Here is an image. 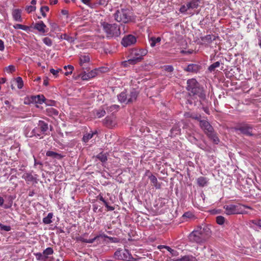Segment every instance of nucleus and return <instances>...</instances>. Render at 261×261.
I'll list each match as a JSON object with an SVG mask.
<instances>
[{"instance_id":"57","label":"nucleus","mask_w":261,"mask_h":261,"mask_svg":"<svg viewBox=\"0 0 261 261\" xmlns=\"http://www.w3.org/2000/svg\"><path fill=\"white\" fill-rule=\"evenodd\" d=\"M164 69L167 72H171L173 71L174 68L171 65H167L165 66Z\"/></svg>"},{"instance_id":"35","label":"nucleus","mask_w":261,"mask_h":261,"mask_svg":"<svg viewBox=\"0 0 261 261\" xmlns=\"http://www.w3.org/2000/svg\"><path fill=\"white\" fill-rule=\"evenodd\" d=\"M160 247V248H166L169 252H170V253H171V254L172 256H177L178 255V252L176 250L172 249V248H171L169 246H164V245H161Z\"/></svg>"},{"instance_id":"41","label":"nucleus","mask_w":261,"mask_h":261,"mask_svg":"<svg viewBox=\"0 0 261 261\" xmlns=\"http://www.w3.org/2000/svg\"><path fill=\"white\" fill-rule=\"evenodd\" d=\"M15 82L17 84V87L18 89H20L22 88L23 86V83L21 77H17L16 79Z\"/></svg>"},{"instance_id":"30","label":"nucleus","mask_w":261,"mask_h":261,"mask_svg":"<svg viewBox=\"0 0 261 261\" xmlns=\"http://www.w3.org/2000/svg\"><path fill=\"white\" fill-rule=\"evenodd\" d=\"M197 181L199 186L203 187L207 185L208 180L206 177L200 176L197 178Z\"/></svg>"},{"instance_id":"47","label":"nucleus","mask_w":261,"mask_h":261,"mask_svg":"<svg viewBox=\"0 0 261 261\" xmlns=\"http://www.w3.org/2000/svg\"><path fill=\"white\" fill-rule=\"evenodd\" d=\"M225 221V218L221 216H219L216 217V222L219 225H222Z\"/></svg>"},{"instance_id":"54","label":"nucleus","mask_w":261,"mask_h":261,"mask_svg":"<svg viewBox=\"0 0 261 261\" xmlns=\"http://www.w3.org/2000/svg\"><path fill=\"white\" fill-rule=\"evenodd\" d=\"M25 10L29 13H30L36 10V7L34 6H28L26 7Z\"/></svg>"},{"instance_id":"27","label":"nucleus","mask_w":261,"mask_h":261,"mask_svg":"<svg viewBox=\"0 0 261 261\" xmlns=\"http://www.w3.org/2000/svg\"><path fill=\"white\" fill-rule=\"evenodd\" d=\"M149 178L156 189H159L161 188V184L158 182V179L153 174L149 175Z\"/></svg>"},{"instance_id":"62","label":"nucleus","mask_w":261,"mask_h":261,"mask_svg":"<svg viewBox=\"0 0 261 261\" xmlns=\"http://www.w3.org/2000/svg\"><path fill=\"white\" fill-rule=\"evenodd\" d=\"M45 103L46 105L48 106H54L55 103V101L54 100H46L45 101Z\"/></svg>"},{"instance_id":"53","label":"nucleus","mask_w":261,"mask_h":261,"mask_svg":"<svg viewBox=\"0 0 261 261\" xmlns=\"http://www.w3.org/2000/svg\"><path fill=\"white\" fill-rule=\"evenodd\" d=\"M189 9L187 8V5H182L180 9H179V12L181 13H185Z\"/></svg>"},{"instance_id":"11","label":"nucleus","mask_w":261,"mask_h":261,"mask_svg":"<svg viewBox=\"0 0 261 261\" xmlns=\"http://www.w3.org/2000/svg\"><path fill=\"white\" fill-rule=\"evenodd\" d=\"M190 240L193 242L200 243L202 242L204 239L198 232V230H195L193 231L189 236Z\"/></svg>"},{"instance_id":"32","label":"nucleus","mask_w":261,"mask_h":261,"mask_svg":"<svg viewBox=\"0 0 261 261\" xmlns=\"http://www.w3.org/2000/svg\"><path fill=\"white\" fill-rule=\"evenodd\" d=\"M47 114L49 116H57L59 114L58 111L54 108L50 107L46 109Z\"/></svg>"},{"instance_id":"51","label":"nucleus","mask_w":261,"mask_h":261,"mask_svg":"<svg viewBox=\"0 0 261 261\" xmlns=\"http://www.w3.org/2000/svg\"><path fill=\"white\" fill-rule=\"evenodd\" d=\"M62 38L70 42H73L74 40L73 37L69 36L66 34L63 35V37H62Z\"/></svg>"},{"instance_id":"16","label":"nucleus","mask_w":261,"mask_h":261,"mask_svg":"<svg viewBox=\"0 0 261 261\" xmlns=\"http://www.w3.org/2000/svg\"><path fill=\"white\" fill-rule=\"evenodd\" d=\"M200 69V66L195 64H190L185 68V70L190 72H197Z\"/></svg>"},{"instance_id":"12","label":"nucleus","mask_w":261,"mask_h":261,"mask_svg":"<svg viewBox=\"0 0 261 261\" xmlns=\"http://www.w3.org/2000/svg\"><path fill=\"white\" fill-rule=\"evenodd\" d=\"M127 102L129 103L136 100L139 94V92L135 88L130 89L129 92H127Z\"/></svg>"},{"instance_id":"39","label":"nucleus","mask_w":261,"mask_h":261,"mask_svg":"<svg viewBox=\"0 0 261 261\" xmlns=\"http://www.w3.org/2000/svg\"><path fill=\"white\" fill-rule=\"evenodd\" d=\"M220 65V63L219 61L216 62L208 67V70L210 72L214 71H215L216 68L218 67Z\"/></svg>"},{"instance_id":"6","label":"nucleus","mask_w":261,"mask_h":261,"mask_svg":"<svg viewBox=\"0 0 261 261\" xmlns=\"http://www.w3.org/2000/svg\"><path fill=\"white\" fill-rule=\"evenodd\" d=\"M114 257L118 260H130L132 258L131 254L127 249H118L114 253Z\"/></svg>"},{"instance_id":"60","label":"nucleus","mask_w":261,"mask_h":261,"mask_svg":"<svg viewBox=\"0 0 261 261\" xmlns=\"http://www.w3.org/2000/svg\"><path fill=\"white\" fill-rule=\"evenodd\" d=\"M61 70V69H59L58 70H55L53 68H51L50 69V72L53 75L55 76H57L59 71Z\"/></svg>"},{"instance_id":"43","label":"nucleus","mask_w":261,"mask_h":261,"mask_svg":"<svg viewBox=\"0 0 261 261\" xmlns=\"http://www.w3.org/2000/svg\"><path fill=\"white\" fill-rule=\"evenodd\" d=\"M119 106L117 105H113L107 108V110L110 112H116L118 110Z\"/></svg>"},{"instance_id":"63","label":"nucleus","mask_w":261,"mask_h":261,"mask_svg":"<svg viewBox=\"0 0 261 261\" xmlns=\"http://www.w3.org/2000/svg\"><path fill=\"white\" fill-rule=\"evenodd\" d=\"M64 68L65 69H70L71 71H73V70L74 69L73 66L71 65H68L67 66H65L64 67Z\"/></svg>"},{"instance_id":"4","label":"nucleus","mask_w":261,"mask_h":261,"mask_svg":"<svg viewBox=\"0 0 261 261\" xmlns=\"http://www.w3.org/2000/svg\"><path fill=\"white\" fill-rule=\"evenodd\" d=\"M247 208L251 209L250 206L242 205L241 204H228L224 206V209L225 210V213L228 215L244 214V208Z\"/></svg>"},{"instance_id":"48","label":"nucleus","mask_w":261,"mask_h":261,"mask_svg":"<svg viewBox=\"0 0 261 261\" xmlns=\"http://www.w3.org/2000/svg\"><path fill=\"white\" fill-rule=\"evenodd\" d=\"M10 226L4 225L0 223V230L6 231H9L11 230Z\"/></svg>"},{"instance_id":"17","label":"nucleus","mask_w":261,"mask_h":261,"mask_svg":"<svg viewBox=\"0 0 261 261\" xmlns=\"http://www.w3.org/2000/svg\"><path fill=\"white\" fill-rule=\"evenodd\" d=\"M32 101L41 104L43 102H45L46 98L43 95H38L36 96H32L31 97Z\"/></svg>"},{"instance_id":"20","label":"nucleus","mask_w":261,"mask_h":261,"mask_svg":"<svg viewBox=\"0 0 261 261\" xmlns=\"http://www.w3.org/2000/svg\"><path fill=\"white\" fill-rule=\"evenodd\" d=\"M127 91H123L117 95V98L119 101H120V102L128 104L129 103L127 102Z\"/></svg>"},{"instance_id":"34","label":"nucleus","mask_w":261,"mask_h":261,"mask_svg":"<svg viewBox=\"0 0 261 261\" xmlns=\"http://www.w3.org/2000/svg\"><path fill=\"white\" fill-rule=\"evenodd\" d=\"M249 224L251 227H252V226L251 225L252 224L254 225H256L259 228H261V219H256L250 220Z\"/></svg>"},{"instance_id":"40","label":"nucleus","mask_w":261,"mask_h":261,"mask_svg":"<svg viewBox=\"0 0 261 261\" xmlns=\"http://www.w3.org/2000/svg\"><path fill=\"white\" fill-rule=\"evenodd\" d=\"M180 128L177 125H174L171 129L170 132L172 135H176L179 133Z\"/></svg>"},{"instance_id":"33","label":"nucleus","mask_w":261,"mask_h":261,"mask_svg":"<svg viewBox=\"0 0 261 261\" xmlns=\"http://www.w3.org/2000/svg\"><path fill=\"white\" fill-rule=\"evenodd\" d=\"M96 158L102 163H105L108 160L107 153H103V152H100L96 156Z\"/></svg>"},{"instance_id":"24","label":"nucleus","mask_w":261,"mask_h":261,"mask_svg":"<svg viewBox=\"0 0 261 261\" xmlns=\"http://www.w3.org/2000/svg\"><path fill=\"white\" fill-rule=\"evenodd\" d=\"M90 61V57L88 55L81 56L80 58V64L83 69L86 68L84 64Z\"/></svg>"},{"instance_id":"38","label":"nucleus","mask_w":261,"mask_h":261,"mask_svg":"<svg viewBox=\"0 0 261 261\" xmlns=\"http://www.w3.org/2000/svg\"><path fill=\"white\" fill-rule=\"evenodd\" d=\"M53 253H54L53 249L51 247L47 248L43 252V254L45 256L46 259L47 258L48 255L53 254Z\"/></svg>"},{"instance_id":"64","label":"nucleus","mask_w":261,"mask_h":261,"mask_svg":"<svg viewBox=\"0 0 261 261\" xmlns=\"http://www.w3.org/2000/svg\"><path fill=\"white\" fill-rule=\"evenodd\" d=\"M192 214L190 213L187 212L183 215V217L190 218Z\"/></svg>"},{"instance_id":"46","label":"nucleus","mask_w":261,"mask_h":261,"mask_svg":"<svg viewBox=\"0 0 261 261\" xmlns=\"http://www.w3.org/2000/svg\"><path fill=\"white\" fill-rule=\"evenodd\" d=\"M106 114V111L103 109H99L96 111V115L98 118L103 117Z\"/></svg>"},{"instance_id":"9","label":"nucleus","mask_w":261,"mask_h":261,"mask_svg":"<svg viewBox=\"0 0 261 261\" xmlns=\"http://www.w3.org/2000/svg\"><path fill=\"white\" fill-rule=\"evenodd\" d=\"M136 41V38L134 35H128L123 38L121 44L123 46L127 47L135 44Z\"/></svg>"},{"instance_id":"59","label":"nucleus","mask_w":261,"mask_h":261,"mask_svg":"<svg viewBox=\"0 0 261 261\" xmlns=\"http://www.w3.org/2000/svg\"><path fill=\"white\" fill-rule=\"evenodd\" d=\"M138 50L135 49L134 50H133L131 53V55L132 57H139L140 56V53L137 52Z\"/></svg>"},{"instance_id":"18","label":"nucleus","mask_w":261,"mask_h":261,"mask_svg":"<svg viewBox=\"0 0 261 261\" xmlns=\"http://www.w3.org/2000/svg\"><path fill=\"white\" fill-rule=\"evenodd\" d=\"M184 116L186 118H192L193 119L197 120L199 121L201 118L200 114L195 113L186 112L184 114Z\"/></svg>"},{"instance_id":"58","label":"nucleus","mask_w":261,"mask_h":261,"mask_svg":"<svg viewBox=\"0 0 261 261\" xmlns=\"http://www.w3.org/2000/svg\"><path fill=\"white\" fill-rule=\"evenodd\" d=\"M97 69L98 70V72H99L100 73H105L109 70V68L106 67H102Z\"/></svg>"},{"instance_id":"36","label":"nucleus","mask_w":261,"mask_h":261,"mask_svg":"<svg viewBox=\"0 0 261 261\" xmlns=\"http://www.w3.org/2000/svg\"><path fill=\"white\" fill-rule=\"evenodd\" d=\"M53 214L52 213L48 214L47 216L43 219V222L45 224H48L52 222L51 218H53Z\"/></svg>"},{"instance_id":"2","label":"nucleus","mask_w":261,"mask_h":261,"mask_svg":"<svg viewBox=\"0 0 261 261\" xmlns=\"http://www.w3.org/2000/svg\"><path fill=\"white\" fill-rule=\"evenodd\" d=\"M103 30L107 34V38H113L118 37L120 34V28L116 24H110L105 21L100 22Z\"/></svg>"},{"instance_id":"10","label":"nucleus","mask_w":261,"mask_h":261,"mask_svg":"<svg viewBox=\"0 0 261 261\" xmlns=\"http://www.w3.org/2000/svg\"><path fill=\"white\" fill-rule=\"evenodd\" d=\"M137 52L140 53L139 57H132L128 60L129 64L134 65L138 62H140L143 59V57L147 54V51L146 49H139Z\"/></svg>"},{"instance_id":"45","label":"nucleus","mask_w":261,"mask_h":261,"mask_svg":"<svg viewBox=\"0 0 261 261\" xmlns=\"http://www.w3.org/2000/svg\"><path fill=\"white\" fill-rule=\"evenodd\" d=\"M43 43L48 46H50L53 44L52 40L48 37H45L43 39Z\"/></svg>"},{"instance_id":"42","label":"nucleus","mask_w":261,"mask_h":261,"mask_svg":"<svg viewBox=\"0 0 261 261\" xmlns=\"http://www.w3.org/2000/svg\"><path fill=\"white\" fill-rule=\"evenodd\" d=\"M34 255L36 256V258L38 260L40 261H45L46 258L44 254L41 253H34Z\"/></svg>"},{"instance_id":"26","label":"nucleus","mask_w":261,"mask_h":261,"mask_svg":"<svg viewBox=\"0 0 261 261\" xmlns=\"http://www.w3.org/2000/svg\"><path fill=\"white\" fill-rule=\"evenodd\" d=\"M208 138L212 140L214 143L218 144L220 142L219 139L218 138L217 134L214 131L211 133H210L206 135Z\"/></svg>"},{"instance_id":"22","label":"nucleus","mask_w":261,"mask_h":261,"mask_svg":"<svg viewBox=\"0 0 261 261\" xmlns=\"http://www.w3.org/2000/svg\"><path fill=\"white\" fill-rule=\"evenodd\" d=\"M199 0H193L187 3L186 4L187 5V8L189 10L197 8L199 6Z\"/></svg>"},{"instance_id":"19","label":"nucleus","mask_w":261,"mask_h":261,"mask_svg":"<svg viewBox=\"0 0 261 261\" xmlns=\"http://www.w3.org/2000/svg\"><path fill=\"white\" fill-rule=\"evenodd\" d=\"M38 126L43 134H46L45 132L48 129V124L44 121L40 120L38 122Z\"/></svg>"},{"instance_id":"5","label":"nucleus","mask_w":261,"mask_h":261,"mask_svg":"<svg viewBox=\"0 0 261 261\" xmlns=\"http://www.w3.org/2000/svg\"><path fill=\"white\" fill-rule=\"evenodd\" d=\"M234 129L236 131H240L243 135L246 136L252 137L255 135L253 133V126L246 122H243L238 124Z\"/></svg>"},{"instance_id":"3","label":"nucleus","mask_w":261,"mask_h":261,"mask_svg":"<svg viewBox=\"0 0 261 261\" xmlns=\"http://www.w3.org/2000/svg\"><path fill=\"white\" fill-rule=\"evenodd\" d=\"M113 16L115 20L118 22L127 23L132 20L130 11L126 8L117 10Z\"/></svg>"},{"instance_id":"14","label":"nucleus","mask_w":261,"mask_h":261,"mask_svg":"<svg viewBox=\"0 0 261 261\" xmlns=\"http://www.w3.org/2000/svg\"><path fill=\"white\" fill-rule=\"evenodd\" d=\"M100 237H104L106 238H109L110 240H113V238L112 237H109L107 235L103 234H99L97 235L96 237H94L93 238L91 239H84L83 238H81L80 240L84 243H93L95 241L97 240Z\"/></svg>"},{"instance_id":"37","label":"nucleus","mask_w":261,"mask_h":261,"mask_svg":"<svg viewBox=\"0 0 261 261\" xmlns=\"http://www.w3.org/2000/svg\"><path fill=\"white\" fill-rule=\"evenodd\" d=\"M97 133V132H95V133H87L85 134L83 138V140L85 142H87L90 139H91L94 134H95Z\"/></svg>"},{"instance_id":"21","label":"nucleus","mask_w":261,"mask_h":261,"mask_svg":"<svg viewBox=\"0 0 261 261\" xmlns=\"http://www.w3.org/2000/svg\"><path fill=\"white\" fill-rule=\"evenodd\" d=\"M161 41V38L160 37L157 38L154 37H151L149 38V42L150 45L152 47L160 44Z\"/></svg>"},{"instance_id":"56","label":"nucleus","mask_w":261,"mask_h":261,"mask_svg":"<svg viewBox=\"0 0 261 261\" xmlns=\"http://www.w3.org/2000/svg\"><path fill=\"white\" fill-rule=\"evenodd\" d=\"M197 97H190V98L189 99H188L187 100V103L190 104V105H192L193 103H194L195 104V102L196 101V100H195V98H196ZM198 100L197 99V101H198Z\"/></svg>"},{"instance_id":"29","label":"nucleus","mask_w":261,"mask_h":261,"mask_svg":"<svg viewBox=\"0 0 261 261\" xmlns=\"http://www.w3.org/2000/svg\"><path fill=\"white\" fill-rule=\"evenodd\" d=\"M27 181H34L36 180V177H34L31 173H25L22 176Z\"/></svg>"},{"instance_id":"15","label":"nucleus","mask_w":261,"mask_h":261,"mask_svg":"<svg viewBox=\"0 0 261 261\" xmlns=\"http://www.w3.org/2000/svg\"><path fill=\"white\" fill-rule=\"evenodd\" d=\"M34 28L43 34L47 32V30L45 29L46 25L42 21H40L36 23Z\"/></svg>"},{"instance_id":"55","label":"nucleus","mask_w":261,"mask_h":261,"mask_svg":"<svg viewBox=\"0 0 261 261\" xmlns=\"http://www.w3.org/2000/svg\"><path fill=\"white\" fill-rule=\"evenodd\" d=\"M203 228L205 237L210 236L211 232L210 229L207 226H204Z\"/></svg>"},{"instance_id":"13","label":"nucleus","mask_w":261,"mask_h":261,"mask_svg":"<svg viewBox=\"0 0 261 261\" xmlns=\"http://www.w3.org/2000/svg\"><path fill=\"white\" fill-rule=\"evenodd\" d=\"M103 124L109 128H113L116 125L114 118L112 116H107L103 120Z\"/></svg>"},{"instance_id":"1","label":"nucleus","mask_w":261,"mask_h":261,"mask_svg":"<svg viewBox=\"0 0 261 261\" xmlns=\"http://www.w3.org/2000/svg\"><path fill=\"white\" fill-rule=\"evenodd\" d=\"M186 89L188 91L190 97H198L199 101H204L206 100L205 93L203 88L194 79H189L187 82Z\"/></svg>"},{"instance_id":"25","label":"nucleus","mask_w":261,"mask_h":261,"mask_svg":"<svg viewBox=\"0 0 261 261\" xmlns=\"http://www.w3.org/2000/svg\"><path fill=\"white\" fill-rule=\"evenodd\" d=\"M46 156L51 157L54 159L61 160L63 158V156L61 154L53 151H47L46 153Z\"/></svg>"},{"instance_id":"49","label":"nucleus","mask_w":261,"mask_h":261,"mask_svg":"<svg viewBox=\"0 0 261 261\" xmlns=\"http://www.w3.org/2000/svg\"><path fill=\"white\" fill-rule=\"evenodd\" d=\"M110 0H98L97 4L102 6H106Z\"/></svg>"},{"instance_id":"7","label":"nucleus","mask_w":261,"mask_h":261,"mask_svg":"<svg viewBox=\"0 0 261 261\" xmlns=\"http://www.w3.org/2000/svg\"><path fill=\"white\" fill-rule=\"evenodd\" d=\"M79 75V76L81 77L83 80H88L94 77L98 73V70L97 69H94L90 71V68H86Z\"/></svg>"},{"instance_id":"44","label":"nucleus","mask_w":261,"mask_h":261,"mask_svg":"<svg viewBox=\"0 0 261 261\" xmlns=\"http://www.w3.org/2000/svg\"><path fill=\"white\" fill-rule=\"evenodd\" d=\"M14 28L15 29H20V30H22L24 31H27L28 29H29V27L28 26L20 24H15L14 25Z\"/></svg>"},{"instance_id":"52","label":"nucleus","mask_w":261,"mask_h":261,"mask_svg":"<svg viewBox=\"0 0 261 261\" xmlns=\"http://www.w3.org/2000/svg\"><path fill=\"white\" fill-rule=\"evenodd\" d=\"M196 230H198V232L200 233V234L202 237V238L204 239L205 237V235L204 231V228L203 227L200 226L198 228V229Z\"/></svg>"},{"instance_id":"28","label":"nucleus","mask_w":261,"mask_h":261,"mask_svg":"<svg viewBox=\"0 0 261 261\" xmlns=\"http://www.w3.org/2000/svg\"><path fill=\"white\" fill-rule=\"evenodd\" d=\"M195 257L192 255H185L180 258L173 259V261H195Z\"/></svg>"},{"instance_id":"8","label":"nucleus","mask_w":261,"mask_h":261,"mask_svg":"<svg viewBox=\"0 0 261 261\" xmlns=\"http://www.w3.org/2000/svg\"><path fill=\"white\" fill-rule=\"evenodd\" d=\"M199 122L200 128L206 135L214 130L213 127L207 121L201 119Z\"/></svg>"},{"instance_id":"31","label":"nucleus","mask_w":261,"mask_h":261,"mask_svg":"<svg viewBox=\"0 0 261 261\" xmlns=\"http://www.w3.org/2000/svg\"><path fill=\"white\" fill-rule=\"evenodd\" d=\"M200 39L203 42L211 43L213 41L215 40V37L211 35H207L205 36L201 37Z\"/></svg>"},{"instance_id":"23","label":"nucleus","mask_w":261,"mask_h":261,"mask_svg":"<svg viewBox=\"0 0 261 261\" xmlns=\"http://www.w3.org/2000/svg\"><path fill=\"white\" fill-rule=\"evenodd\" d=\"M12 15L14 19L17 21H22L21 17V11L19 9H15L13 11Z\"/></svg>"},{"instance_id":"50","label":"nucleus","mask_w":261,"mask_h":261,"mask_svg":"<svg viewBox=\"0 0 261 261\" xmlns=\"http://www.w3.org/2000/svg\"><path fill=\"white\" fill-rule=\"evenodd\" d=\"M5 70L8 72L12 73L15 70V67L13 65H9L5 68Z\"/></svg>"},{"instance_id":"61","label":"nucleus","mask_w":261,"mask_h":261,"mask_svg":"<svg viewBox=\"0 0 261 261\" xmlns=\"http://www.w3.org/2000/svg\"><path fill=\"white\" fill-rule=\"evenodd\" d=\"M50 25L53 31H57L59 29V26L56 23H51Z\"/></svg>"}]
</instances>
